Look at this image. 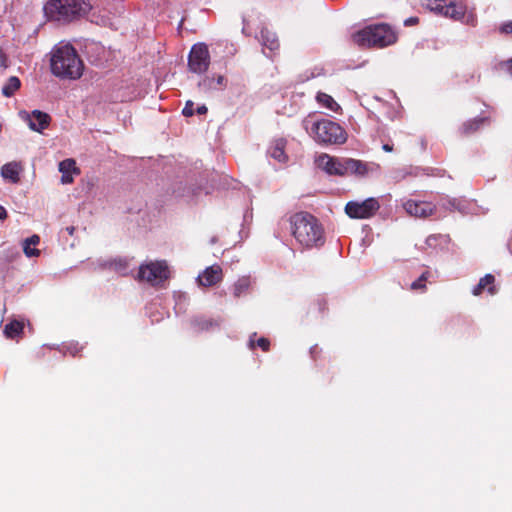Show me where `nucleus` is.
Segmentation results:
<instances>
[{
	"instance_id": "a19ab883",
	"label": "nucleus",
	"mask_w": 512,
	"mask_h": 512,
	"mask_svg": "<svg viewBox=\"0 0 512 512\" xmlns=\"http://www.w3.org/2000/svg\"><path fill=\"white\" fill-rule=\"evenodd\" d=\"M66 231L68 232L69 235H73L74 232H75V227L74 226H69L66 228Z\"/></svg>"
},
{
	"instance_id": "6e6552de",
	"label": "nucleus",
	"mask_w": 512,
	"mask_h": 512,
	"mask_svg": "<svg viewBox=\"0 0 512 512\" xmlns=\"http://www.w3.org/2000/svg\"><path fill=\"white\" fill-rule=\"evenodd\" d=\"M210 65V54L208 46L198 43L192 46L188 56V67L193 73H204Z\"/></svg>"
},
{
	"instance_id": "f8f14e48",
	"label": "nucleus",
	"mask_w": 512,
	"mask_h": 512,
	"mask_svg": "<svg viewBox=\"0 0 512 512\" xmlns=\"http://www.w3.org/2000/svg\"><path fill=\"white\" fill-rule=\"evenodd\" d=\"M223 280V271L220 265H212L207 267L199 274L197 281L200 286L211 287Z\"/></svg>"
},
{
	"instance_id": "6ab92c4d",
	"label": "nucleus",
	"mask_w": 512,
	"mask_h": 512,
	"mask_svg": "<svg viewBox=\"0 0 512 512\" xmlns=\"http://www.w3.org/2000/svg\"><path fill=\"white\" fill-rule=\"evenodd\" d=\"M21 167L16 162H9L2 166L1 175L4 179H8L13 183H17L20 180Z\"/></svg>"
},
{
	"instance_id": "4c0bfd02",
	"label": "nucleus",
	"mask_w": 512,
	"mask_h": 512,
	"mask_svg": "<svg viewBox=\"0 0 512 512\" xmlns=\"http://www.w3.org/2000/svg\"><path fill=\"white\" fill-rule=\"evenodd\" d=\"M418 18L417 17H411L405 20V25H411V24H417Z\"/></svg>"
},
{
	"instance_id": "cd10ccee",
	"label": "nucleus",
	"mask_w": 512,
	"mask_h": 512,
	"mask_svg": "<svg viewBox=\"0 0 512 512\" xmlns=\"http://www.w3.org/2000/svg\"><path fill=\"white\" fill-rule=\"evenodd\" d=\"M182 113L184 116L186 117H191L194 115L195 113V109H194V102L191 101V100H188L182 110Z\"/></svg>"
},
{
	"instance_id": "1a4fd4ad",
	"label": "nucleus",
	"mask_w": 512,
	"mask_h": 512,
	"mask_svg": "<svg viewBox=\"0 0 512 512\" xmlns=\"http://www.w3.org/2000/svg\"><path fill=\"white\" fill-rule=\"evenodd\" d=\"M428 6L431 10L456 21L463 19L466 14V6L451 0H429Z\"/></svg>"
},
{
	"instance_id": "423d86ee",
	"label": "nucleus",
	"mask_w": 512,
	"mask_h": 512,
	"mask_svg": "<svg viewBox=\"0 0 512 512\" xmlns=\"http://www.w3.org/2000/svg\"><path fill=\"white\" fill-rule=\"evenodd\" d=\"M169 277V268L165 261H151L139 267L138 280H145L152 286L158 285Z\"/></svg>"
},
{
	"instance_id": "f3484780",
	"label": "nucleus",
	"mask_w": 512,
	"mask_h": 512,
	"mask_svg": "<svg viewBox=\"0 0 512 512\" xmlns=\"http://www.w3.org/2000/svg\"><path fill=\"white\" fill-rule=\"evenodd\" d=\"M286 140L277 139L270 146L268 153L269 155L280 163H285L288 160V156L285 153Z\"/></svg>"
},
{
	"instance_id": "f704fd0d",
	"label": "nucleus",
	"mask_w": 512,
	"mask_h": 512,
	"mask_svg": "<svg viewBox=\"0 0 512 512\" xmlns=\"http://www.w3.org/2000/svg\"><path fill=\"white\" fill-rule=\"evenodd\" d=\"M475 22H476L475 16L473 14L468 15L466 23L469 24V25L474 26Z\"/></svg>"
},
{
	"instance_id": "a878e982",
	"label": "nucleus",
	"mask_w": 512,
	"mask_h": 512,
	"mask_svg": "<svg viewBox=\"0 0 512 512\" xmlns=\"http://www.w3.org/2000/svg\"><path fill=\"white\" fill-rule=\"evenodd\" d=\"M59 171L62 174H79L80 170L76 167L74 159L68 158L59 163Z\"/></svg>"
},
{
	"instance_id": "58836bf2",
	"label": "nucleus",
	"mask_w": 512,
	"mask_h": 512,
	"mask_svg": "<svg viewBox=\"0 0 512 512\" xmlns=\"http://www.w3.org/2000/svg\"><path fill=\"white\" fill-rule=\"evenodd\" d=\"M318 352L319 351H318V347L317 346H314V347L311 348L310 353H311L313 359L317 358Z\"/></svg>"
},
{
	"instance_id": "79ce46f5",
	"label": "nucleus",
	"mask_w": 512,
	"mask_h": 512,
	"mask_svg": "<svg viewBox=\"0 0 512 512\" xmlns=\"http://www.w3.org/2000/svg\"><path fill=\"white\" fill-rule=\"evenodd\" d=\"M277 46H278V43H277V42H275V41H272V42H271V45L269 46V48H270V50H273V49H275Z\"/></svg>"
},
{
	"instance_id": "9b49d317",
	"label": "nucleus",
	"mask_w": 512,
	"mask_h": 512,
	"mask_svg": "<svg viewBox=\"0 0 512 512\" xmlns=\"http://www.w3.org/2000/svg\"><path fill=\"white\" fill-rule=\"evenodd\" d=\"M403 207L410 216L423 219L433 215L436 211V206L433 203L412 199L407 200Z\"/></svg>"
},
{
	"instance_id": "dca6fc26",
	"label": "nucleus",
	"mask_w": 512,
	"mask_h": 512,
	"mask_svg": "<svg viewBox=\"0 0 512 512\" xmlns=\"http://www.w3.org/2000/svg\"><path fill=\"white\" fill-rule=\"evenodd\" d=\"M50 121L51 117L49 114L40 110H34L31 116H29V127L34 131L42 132V130L49 126Z\"/></svg>"
},
{
	"instance_id": "2eb2a0df",
	"label": "nucleus",
	"mask_w": 512,
	"mask_h": 512,
	"mask_svg": "<svg viewBox=\"0 0 512 512\" xmlns=\"http://www.w3.org/2000/svg\"><path fill=\"white\" fill-rule=\"evenodd\" d=\"M227 80L223 75L217 77H204L199 83L198 87L202 92H210L215 90H222L226 87Z\"/></svg>"
},
{
	"instance_id": "9d476101",
	"label": "nucleus",
	"mask_w": 512,
	"mask_h": 512,
	"mask_svg": "<svg viewBox=\"0 0 512 512\" xmlns=\"http://www.w3.org/2000/svg\"><path fill=\"white\" fill-rule=\"evenodd\" d=\"M316 164L329 175L345 176L344 158L339 159L323 153L317 157Z\"/></svg>"
},
{
	"instance_id": "72a5a7b5",
	"label": "nucleus",
	"mask_w": 512,
	"mask_h": 512,
	"mask_svg": "<svg viewBox=\"0 0 512 512\" xmlns=\"http://www.w3.org/2000/svg\"><path fill=\"white\" fill-rule=\"evenodd\" d=\"M208 111L207 107L205 105H200L197 107V109L195 110V112L199 115H203V114H206Z\"/></svg>"
},
{
	"instance_id": "4be33fe9",
	"label": "nucleus",
	"mask_w": 512,
	"mask_h": 512,
	"mask_svg": "<svg viewBox=\"0 0 512 512\" xmlns=\"http://www.w3.org/2000/svg\"><path fill=\"white\" fill-rule=\"evenodd\" d=\"M486 121V118H475L472 120H469L465 123H463L461 127V134L463 136H469L479 130V128L483 125V123Z\"/></svg>"
},
{
	"instance_id": "20e7f679",
	"label": "nucleus",
	"mask_w": 512,
	"mask_h": 512,
	"mask_svg": "<svg viewBox=\"0 0 512 512\" xmlns=\"http://www.w3.org/2000/svg\"><path fill=\"white\" fill-rule=\"evenodd\" d=\"M397 35L387 24L365 27L353 35V41L362 47L383 48L396 42Z\"/></svg>"
},
{
	"instance_id": "7ed1b4c3",
	"label": "nucleus",
	"mask_w": 512,
	"mask_h": 512,
	"mask_svg": "<svg viewBox=\"0 0 512 512\" xmlns=\"http://www.w3.org/2000/svg\"><path fill=\"white\" fill-rule=\"evenodd\" d=\"M92 6L83 0H49L44 5V13L49 20L70 22L86 15Z\"/></svg>"
},
{
	"instance_id": "c9c22d12",
	"label": "nucleus",
	"mask_w": 512,
	"mask_h": 512,
	"mask_svg": "<svg viewBox=\"0 0 512 512\" xmlns=\"http://www.w3.org/2000/svg\"><path fill=\"white\" fill-rule=\"evenodd\" d=\"M6 60H7V58H6L5 54L0 50V64H1V66H3L4 68H6V67H7V65H6Z\"/></svg>"
},
{
	"instance_id": "473e14b6",
	"label": "nucleus",
	"mask_w": 512,
	"mask_h": 512,
	"mask_svg": "<svg viewBox=\"0 0 512 512\" xmlns=\"http://www.w3.org/2000/svg\"><path fill=\"white\" fill-rule=\"evenodd\" d=\"M198 325L200 326V328L202 330H204V329H208L210 326H212V322L210 320H204V321H200L198 323Z\"/></svg>"
},
{
	"instance_id": "a211bd4d",
	"label": "nucleus",
	"mask_w": 512,
	"mask_h": 512,
	"mask_svg": "<svg viewBox=\"0 0 512 512\" xmlns=\"http://www.w3.org/2000/svg\"><path fill=\"white\" fill-rule=\"evenodd\" d=\"M495 277L492 274H486L482 277L478 284L474 287L472 293L475 296L480 295L486 288H488V292L493 295L496 292V288L494 286Z\"/></svg>"
},
{
	"instance_id": "bb28decb",
	"label": "nucleus",
	"mask_w": 512,
	"mask_h": 512,
	"mask_svg": "<svg viewBox=\"0 0 512 512\" xmlns=\"http://www.w3.org/2000/svg\"><path fill=\"white\" fill-rule=\"evenodd\" d=\"M429 276H430V272L424 271L417 280H415L414 282L411 283L410 289L425 291L426 290V282H427Z\"/></svg>"
},
{
	"instance_id": "7c9ffc66",
	"label": "nucleus",
	"mask_w": 512,
	"mask_h": 512,
	"mask_svg": "<svg viewBox=\"0 0 512 512\" xmlns=\"http://www.w3.org/2000/svg\"><path fill=\"white\" fill-rule=\"evenodd\" d=\"M500 65L501 67L505 68L510 75H512V58L501 62Z\"/></svg>"
},
{
	"instance_id": "39448f33",
	"label": "nucleus",
	"mask_w": 512,
	"mask_h": 512,
	"mask_svg": "<svg viewBox=\"0 0 512 512\" xmlns=\"http://www.w3.org/2000/svg\"><path fill=\"white\" fill-rule=\"evenodd\" d=\"M311 132L317 143L323 145H342L347 141L345 129L338 123L321 119L315 121L311 126Z\"/></svg>"
},
{
	"instance_id": "b1692460",
	"label": "nucleus",
	"mask_w": 512,
	"mask_h": 512,
	"mask_svg": "<svg viewBox=\"0 0 512 512\" xmlns=\"http://www.w3.org/2000/svg\"><path fill=\"white\" fill-rule=\"evenodd\" d=\"M316 99L319 104L333 112H337L340 109L339 104L333 99V97L324 92H319Z\"/></svg>"
},
{
	"instance_id": "c85d7f7f",
	"label": "nucleus",
	"mask_w": 512,
	"mask_h": 512,
	"mask_svg": "<svg viewBox=\"0 0 512 512\" xmlns=\"http://www.w3.org/2000/svg\"><path fill=\"white\" fill-rule=\"evenodd\" d=\"M256 345L260 347L264 352H267L270 349V341L265 337L259 338L256 342Z\"/></svg>"
},
{
	"instance_id": "37998d69",
	"label": "nucleus",
	"mask_w": 512,
	"mask_h": 512,
	"mask_svg": "<svg viewBox=\"0 0 512 512\" xmlns=\"http://www.w3.org/2000/svg\"><path fill=\"white\" fill-rule=\"evenodd\" d=\"M249 344H250V348L253 349L255 347V343L252 339H250Z\"/></svg>"
},
{
	"instance_id": "e433bc0d",
	"label": "nucleus",
	"mask_w": 512,
	"mask_h": 512,
	"mask_svg": "<svg viewBox=\"0 0 512 512\" xmlns=\"http://www.w3.org/2000/svg\"><path fill=\"white\" fill-rule=\"evenodd\" d=\"M8 216L6 209L0 205V220L6 219Z\"/></svg>"
},
{
	"instance_id": "c756f323",
	"label": "nucleus",
	"mask_w": 512,
	"mask_h": 512,
	"mask_svg": "<svg viewBox=\"0 0 512 512\" xmlns=\"http://www.w3.org/2000/svg\"><path fill=\"white\" fill-rule=\"evenodd\" d=\"M500 32L503 34L512 35V21L505 22L500 27Z\"/></svg>"
},
{
	"instance_id": "aec40b11",
	"label": "nucleus",
	"mask_w": 512,
	"mask_h": 512,
	"mask_svg": "<svg viewBox=\"0 0 512 512\" xmlns=\"http://www.w3.org/2000/svg\"><path fill=\"white\" fill-rule=\"evenodd\" d=\"M24 323L19 320H12L4 327L3 333L6 338L15 339L23 334Z\"/></svg>"
},
{
	"instance_id": "2f4dec72",
	"label": "nucleus",
	"mask_w": 512,
	"mask_h": 512,
	"mask_svg": "<svg viewBox=\"0 0 512 512\" xmlns=\"http://www.w3.org/2000/svg\"><path fill=\"white\" fill-rule=\"evenodd\" d=\"M61 182L63 184H70V183H72L73 182L72 174H62Z\"/></svg>"
},
{
	"instance_id": "4468645a",
	"label": "nucleus",
	"mask_w": 512,
	"mask_h": 512,
	"mask_svg": "<svg viewBox=\"0 0 512 512\" xmlns=\"http://www.w3.org/2000/svg\"><path fill=\"white\" fill-rule=\"evenodd\" d=\"M344 169L346 175H355L358 177L366 176L370 168L366 162L353 158H344Z\"/></svg>"
},
{
	"instance_id": "f257e3e1",
	"label": "nucleus",
	"mask_w": 512,
	"mask_h": 512,
	"mask_svg": "<svg viewBox=\"0 0 512 512\" xmlns=\"http://www.w3.org/2000/svg\"><path fill=\"white\" fill-rule=\"evenodd\" d=\"M289 223L293 237L303 248H318L325 243L324 229L314 215L298 212L290 216Z\"/></svg>"
},
{
	"instance_id": "5701e85b",
	"label": "nucleus",
	"mask_w": 512,
	"mask_h": 512,
	"mask_svg": "<svg viewBox=\"0 0 512 512\" xmlns=\"http://www.w3.org/2000/svg\"><path fill=\"white\" fill-rule=\"evenodd\" d=\"M39 242H40V237L36 234L32 235L31 237L27 238L24 241L23 251L27 257H37L40 255V250L30 247V244H33V246H36L39 244Z\"/></svg>"
},
{
	"instance_id": "0eeeda50",
	"label": "nucleus",
	"mask_w": 512,
	"mask_h": 512,
	"mask_svg": "<svg viewBox=\"0 0 512 512\" xmlns=\"http://www.w3.org/2000/svg\"><path fill=\"white\" fill-rule=\"evenodd\" d=\"M380 208L376 198H367L364 201H349L345 206V213L352 219H368L373 217Z\"/></svg>"
},
{
	"instance_id": "f03ea898",
	"label": "nucleus",
	"mask_w": 512,
	"mask_h": 512,
	"mask_svg": "<svg viewBox=\"0 0 512 512\" xmlns=\"http://www.w3.org/2000/svg\"><path fill=\"white\" fill-rule=\"evenodd\" d=\"M50 65L53 75L61 79H79L84 71V63L71 44L55 46Z\"/></svg>"
},
{
	"instance_id": "393cba45",
	"label": "nucleus",
	"mask_w": 512,
	"mask_h": 512,
	"mask_svg": "<svg viewBox=\"0 0 512 512\" xmlns=\"http://www.w3.org/2000/svg\"><path fill=\"white\" fill-rule=\"evenodd\" d=\"M20 86V79L16 76H11L2 87V94L6 97H11L17 90H19Z\"/></svg>"
},
{
	"instance_id": "412c9836",
	"label": "nucleus",
	"mask_w": 512,
	"mask_h": 512,
	"mask_svg": "<svg viewBox=\"0 0 512 512\" xmlns=\"http://www.w3.org/2000/svg\"><path fill=\"white\" fill-rule=\"evenodd\" d=\"M251 285L250 277L243 276L240 277L232 287L233 295L235 298H240L243 295H246L249 291Z\"/></svg>"
},
{
	"instance_id": "ea45409f",
	"label": "nucleus",
	"mask_w": 512,
	"mask_h": 512,
	"mask_svg": "<svg viewBox=\"0 0 512 512\" xmlns=\"http://www.w3.org/2000/svg\"><path fill=\"white\" fill-rule=\"evenodd\" d=\"M382 148H383V150H384L385 152H392V151H393V146H392V145H390V144H384V145L382 146Z\"/></svg>"
},
{
	"instance_id": "ddd939ff",
	"label": "nucleus",
	"mask_w": 512,
	"mask_h": 512,
	"mask_svg": "<svg viewBox=\"0 0 512 512\" xmlns=\"http://www.w3.org/2000/svg\"><path fill=\"white\" fill-rule=\"evenodd\" d=\"M129 267V260L125 257H116L99 263L100 269L112 271L120 276H127Z\"/></svg>"
}]
</instances>
